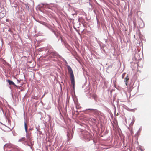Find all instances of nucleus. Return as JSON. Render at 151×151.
<instances>
[{
  "instance_id": "obj_4",
  "label": "nucleus",
  "mask_w": 151,
  "mask_h": 151,
  "mask_svg": "<svg viewBox=\"0 0 151 151\" xmlns=\"http://www.w3.org/2000/svg\"><path fill=\"white\" fill-rule=\"evenodd\" d=\"M129 79L128 77V75L127 74L126 77L124 79V81L125 82V84L126 85H127V83L128 82Z\"/></svg>"
},
{
  "instance_id": "obj_1",
  "label": "nucleus",
  "mask_w": 151,
  "mask_h": 151,
  "mask_svg": "<svg viewBox=\"0 0 151 151\" xmlns=\"http://www.w3.org/2000/svg\"><path fill=\"white\" fill-rule=\"evenodd\" d=\"M67 68L68 72L70 74L71 84L73 85V87H74L75 86L74 77L73 70L69 66H67Z\"/></svg>"
},
{
  "instance_id": "obj_13",
  "label": "nucleus",
  "mask_w": 151,
  "mask_h": 151,
  "mask_svg": "<svg viewBox=\"0 0 151 151\" xmlns=\"http://www.w3.org/2000/svg\"><path fill=\"white\" fill-rule=\"evenodd\" d=\"M133 123H134V122H131V123L130 125H131V124H132V125H133Z\"/></svg>"
},
{
  "instance_id": "obj_14",
  "label": "nucleus",
  "mask_w": 151,
  "mask_h": 151,
  "mask_svg": "<svg viewBox=\"0 0 151 151\" xmlns=\"http://www.w3.org/2000/svg\"><path fill=\"white\" fill-rule=\"evenodd\" d=\"M140 150H141V151H143L142 150V149L141 148H139Z\"/></svg>"
},
{
  "instance_id": "obj_9",
  "label": "nucleus",
  "mask_w": 151,
  "mask_h": 151,
  "mask_svg": "<svg viewBox=\"0 0 151 151\" xmlns=\"http://www.w3.org/2000/svg\"><path fill=\"white\" fill-rule=\"evenodd\" d=\"M26 137H27L29 139H30V135L29 134H27L26 135Z\"/></svg>"
},
{
  "instance_id": "obj_11",
  "label": "nucleus",
  "mask_w": 151,
  "mask_h": 151,
  "mask_svg": "<svg viewBox=\"0 0 151 151\" xmlns=\"http://www.w3.org/2000/svg\"><path fill=\"white\" fill-rule=\"evenodd\" d=\"M126 74V73H124L122 74V78H124V77L125 75Z\"/></svg>"
},
{
  "instance_id": "obj_5",
  "label": "nucleus",
  "mask_w": 151,
  "mask_h": 151,
  "mask_svg": "<svg viewBox=\"0 0 151 151\" xmlns=\"http://www.w3.org/2000/svg\"><path fill=\"white\" fill-rule=\"evenodd\" d=\"M25 129L26 132H27V124L25 122L24 123Z\"/></svg>"
},
{
  "instance_id": "obj_6",
  "label": "nucleus",
  "mask_w": 151,
  "mask_h": 151,
  "mask_svg": "<svg viewBox=\"0 0 151 151\" xmlns=\"http://www.w3.org/2000/svg\"><path fill=\"white\" fill-rule=\"evenodd\" d=\"M50 54L53 56H55L56 55L57 53L55 52H52L50 53Z\"/></svg>"
},
{
  "instance_id": "obj_8",
  "label": "nucleus",
  "mask_w": 151,
  "mask_h": 151,
  "mask_svg": "<svg viewBox=\"0 0 151 151\" xmlns=\"http://www.w3.org/2000/svg\"><path fill=\"white\" fill-rule=\"evenodd\" d=\"M88 110H91L92 111H94V112H97V110H96V109H88Z\"/></svg>"
},
{
  "instance_id": "obj_10",
  "label": "nucleus",
  "mask_w": 151,
  "mask_h": 151,
  "mask_svg": "<svg viewBox=\"0 0 151 151\" xmlns=\"http://www.w3.org/2000/svg\"><path fill=\"white\" fill-rule=\"evenodd\" d=\"M7 146L8 147H12L13 146L11 144H9L7 145Z\"/></svg>"
},
{
  "instance_id": "obj_2",
  "label": "nucleus",
  "mask_w": 151,
  "mask_h": 151,
  "mask_svg": "<svg viewBox=\"0 0 151 151\" xmlns=\"http://www.w3.org/2000/svg\"><path fill=\"white\" fill-rule=\"evenodd\" d=\"M91 136L90 134L88 132L84 134L83 135V137L85 139L87 140V141H89L90 140L91 138Z\"/></svg>"
},
{
  "instance_id": "obj_12",
  "label": "nucleus",
  "mask_w": 151,
  "mask_h": 151,
  "mask_svg": "<svg viewBox=\"0 0 151 151\" xmlns=\"http://www.w3.org/2000/svg\"><path fill=\"white\" fill-rule=\"evenodd\" d=\"M93 97L94 99H95L96 98V95H93Z\"/></svg>"
},
{
  "instance_id": "obj_7",
  "label": "nucleus",
  "mask_w": 151,
  "mask_h": 151,
  "mask_svg": "<svg viewBox=\"0 0 151 151\" xmlns=\"http://www.w3.org/2000/svg\"><path fill=\"white\" fill-rule=\"evenodd\" d=\"M25 137H22L19 140V141L20 142L23 141H25Z\"/></svg>"
},
{
  "instance_id": "obj_3",
  "label": "nucleus",
  "mask_w": 151,
  "mask_h": 151,
  "mask_svg": "<svg viewBox=\"0 0 151 151\" xmlns=\"http://www.w3.org/2000/svg\"><path fill=\"white\" fill-rule=\"evenodd\" d=\"M7 82L9 83V85H13L14 86L17 87V86L12 81L9 80H7Z\"/></svg>"
}]
</instances>
